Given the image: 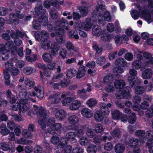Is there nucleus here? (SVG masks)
<instances>
[{"instance_id": "nucleus-19", "label": "nucleus", "mask_w": 153, "mask_h": 153, "mask_svg": "<svg viewBox=\"0 0 153 153\" xmlns=\"http://www.w3.org/2000/svg\"><path fill=\"white\" fill-rule=\"evenodd\" d=\"M64 33L63 30H61L56 33V40L60 44L64 43L65 42V40L63 39V35Z\"/></svg>"}, {"instance_id": "nucleus-12", "label": "nucleus", "mask_w": 153, "mask_h": 153, "mask_svg": "<svg viewBox=\"0 0 153 153\" xmlns=\"http://www.w3.org/2000/svg\"><path fill=\"white\" fill-rule=\"evenodd\" d=\"M103 111L100 109L99 110L96 111L94 115V118L96 121L101 122L103 121L104 118L106 117V116L108 115L105 114Z\"/></svg>"}, {"instance_id": "nucleus-4", "label": "nucleus", "mask_w": 153, "mask_h": 153, "mask_svg": "<svg viewBox=\"0 0 153 153\" xmlns=\"http://www.w3.org/2000/svg\"><path fill=\"white\" fill-rule=\"evenodd\" d=\"M135 69H131L129 71L130 76L127 78V80L131 87H135L136 85H140L142 82V79L136 77L137 72Z\"/></svg>"}, {"instance_id": "nucleus-20", "label": "nucleus", "mask_w": 153, "mask_h": 153, "mask_svg": "<svg viewBox=\"0 0 153 153\" xmlns=\"http://www.w3.org/2000/svg\"><path fill=\"white\" fill-rule=\"evenodd\" d=\"M141 99L139 96H135L134 97L133 100V109L135 111L139 109V106L141 102Z\"/></svg>"}, {"instance_id": "nucleus-13", "label": "nucleus", "mask_w": 153, "mask_h": 153, "mask_svg": "<svg viewBox=\"0 0 153 153\" xmlns=\"http://www.w3.org/2000/svg\"><path fill=\"white\" fill-rule=\"evenodd\" d=\"M47 26V29L50 32L54 31L56 33L58 31L57 24H56V21H49L48 22V20L47 22L46 26Z\"/></svg>"}, {"instance_id": "nucleus-22", "label": "nucleus", "mask_w": 153, "mask_h": 153, "mask_svg": "<svg viewBox=\"0 0 153 153\" xmlns=\"http://www.w3.org/2000/svg\"><path fill=\"white\" fill-rule=\"evenodd\" d=\"M112 105V104L109 102L107 104L105 103H102L100 105V109L104 110L103 111L105 114H108L110 111L109 108H111Z\"/></svg>"}, {"instance_id": "nucleus-29", "label": "nucleus", "mask_w": 153, "mask_h": 153, "mask_svg": "<svg viewBox=\"0 0 153 153\" xmlns=\"http://www.w3.org/2000/svg\"><path fill=\"white\" fill-rule=\"evenodd\" d=\"M66 116V113L62 109L58 111L55 114V117L61 120L63 119Z\"/></svg>"}, {"instance_id": "nucleus-52", "label": "nucleus", "mask_w": 153, "mask_h": 153, "mask_svg": "<svg viewBox=\"0 0 153 153\" xmlns=\"http://www.w3.org/2000/svg\"><path fill=\"white\" fill-rule=\"evenodd\" d=\"M97 146L91 144L88 147L87 150L88 153H95L97 152Z\"/></svg>"}, {"instance_id": "nucleus-25", "label": "nucleus", "mask_w": 153, "mask_h": 153, "mask_svg": "<svg viewBox=\"0 0 153 153\" xmlns=\"http://www.w3.org/2000/svg\"><path fill=\"white\" fill-rule=\"evenodd\" d=\"M105 30H103L101 38L103 41L109 42L113 38V36L111 34H107Z\"/></svg>"}, {"instance_id": "nucleus-53", "label": "nucleus", "mask_w": 153, "mask_h": 153, "mask_svg": "<svg viewBox=\"0 0 153 153\" xmlns=\"http://www.w3.org/2000/svg\"><path fill=\"white\" fill-rule=\"evenodd\" d=\"M96 9L97 13L99 14L102 12L105 11L106 10V7L104 4H99L96 7Z\"/></svg>"}, {"instance_id": "nucleus-36", "label": "nucleus", "mask_w": 153, "mask_h": 153, "mask_svg": "<svg viewBox=\"0 0 153 153\" xmlns=\"http://www.w3.org/2000/svg\"><path fill=\"white\" fill-rule=\"evenodd\" d=\"M132 66L134 69L137 70L142 69L143 66L142 62L139 60H135L133 61Z\"/></svg>"}, {"instance_id": "nucleus-21", "label": "nucleus", "mask_w": 153, "mask_h": 153, "mask_svg": "<svg viewBox=\"0 0 153 153\" xmlns=\"http://www.w3.org/2000/svg\"><path fill=\"white\" fill-rule=\"evenodd\" d=\"M51 130L49 129L48 131V132L51 134V130L52 131H56L59 133L61 132L62 128V126L61 123H55L53 125H52L50 128ZM53 133H55V131H54Z\"/></svg>"}, {"instance_id": "nucleus-64", "label": "nucleus", "mask_w": 153, "mask_h": 153, "mask_svg": "<svg viewBox=\"0 0 153 153\" xmlns=\"http://www.w3.org/2000/svg\"><path fill=\"white\" fill-rule=\"evenodd\" d=\"M149 106V102L146 101H144L141 104H140L139 106V109L140 108L141 109L143 110H145L146 109H148Z\"/></svg>"}, {"instance_id": "nucleus-58", "label": "nucleus", "mask_w": 153, "mask_h": 153, "mask_svg": "<svg viewBox=\"0 0 153 153\" xmlns=\"http://www.w3.org/2000/svg\"><path fill=\"white\" fill-rule=\"evenodd\" d=\"M50 98H52V103L54 104H57L61 100L59 97L56 94L51 96L50 97Z\"/></svg>"}, {"instance_id": "nucleus-26", "label": "nucleus", "mask_w": 153, "mask_h": 153, "mask_svg": "<svg viewBox=\"0 0 153 153\" xmlns=\"http://www.w3.org/2000/svg\"><path fill=\"white\" fill-rule=\"evenodd\" d=\"M105 30H103L101 38L103 41L109 42L113 38V36L111 34H107Z\"/></svg>"}, {"instance_id": "nucleus-50", "label": "nucleus", "mask_w": 153, "mask_h": 153, "mask_svg": "<svg viewBox=\"0 0 153 153\" xmlns=\"http://www.w3.org/2000/svg\"><path fill=\"white\" fill-rule=\"evenodd\" d=\"M136 119L137 117L134 113H133L131 114V115L128 116V121L131 124L134 123L136 122Z\"/></svg>"}, {"instance_id": "nucleus-55", "label": "nucleus", "mask_w": 153, "mask_h": 153, "mask_svg": "<svg viewBox=\"0 0 153 153\" xmlns=\"http://www.w3.org/2000/svg\"><path fill=\"white\" fill-rule=\"evenodd\" d=\"M12 67L10 68V71L12 76H13L18 75L20 72V70L17 68Z\"/></svg>"}, {"instance_id": "nucleus-32", "label": "nucleus", "mask_w": 153, "mask_h": 153, "mask_svg": "<svg viewBox=\"0 0 153 153\" xmlns=\"http://www.w3.org/2000/svg\"><path fill=\"white\" fill-rule=\"evenodd\" d=\"M16 13H12L9 14V21L11 24H14V25H16L19 24V20L18 19L16 18Z\"/></svg>"}, {"instance_id": "nucleus-63", "label": "nucleus", "mask_w": 153, "mask_h": 153, "mask_svg": "<svg viewBox=\"0 0 153 153\" xmlns=\"http://www.w3.org/2000/svg\"><path fill=\"white\" fill-rule=\"evenodd\" d=\"M97 103L96 100L93 98L88 100L87 102V104L89 107H92L95 105Z\"/></svg>"}, {"instance_id": "nucleus-31", "label": "nucleus", "mask_w": 153, "mask_h": 153, "mask_svg": "<svg viewBox=\"0 0 153 153\" xmlns=\"http://www.w3.org/2000/svg\"><path fill=\"white\" fill-rule=\"evenodd\" d=\"M143 56L145 58L147 59V60L145 62L146 65H149L153 64V57H152L151 53L145 52L144 53Z\"/></svg>"}, {"instance_id": "nucleus-42", "label": "nucleus", "mask_w": 153, "mask_h": 153, "mask_svg": "<svg viewBox=\"0 0 153 153\" xmlns=\"http://www.w3.org/2000/svg\"><path fill=\"white\" fill-rule=\"evenodd\" d=\"M11 50H7L5 52H2L0 53V60L4 61L7 60L9 58V52Z\"/></svg>"}, {"instance_id": "nucleus-38", "label": "nucleus", "mask_w": 153, "mask_h": 153, "mask_svg": "<svg viewBox=\"0 0 153 153\" xmlns=\"http://www.w3.org/2000/svg\"><path fill=\"white\" fill-rule=\"evenodd\" d=\"M68 121L70 124L74 125L78 123L79 119L78 117L76 115H72L69 117Z\"/></svg>"}, {"instance_id": "nucleus-49", "label": "nucleus", "mask_w": 153, "mask_h": 153, "mask_svg": "<svg viewBox=\"0 0 153 153\" xmlns=\"http://www.w3.org/2000/svg\"><path fill=\"white\" fill-rule=\"evenodd\" d=\"M79 12L82 17L86 16L88 14V10L87 7L84 6H81L79 8Z\"/></svg>"}, {"instance_id": "nucleus-39", "label": "nucleus", "mask_w": 153, "mask_h": 153, "mask_svg": "<svg viewBox=\"0 0 153 153\" xmlns=\"http://www.w3.org/2000/svg\"><path fill=\"white\" fill-rule=\"evenodd\" d=\"M111 112V115L112 118L114 120H119L122 116V113L118 110H115L114 111Z\"/></svg>"}, {"instance_id": "nucleus-6", "label": "nucleus", "mask_w": 153, "mask_h": 153, "mask_svg": "<svg viewBox=\"0 0 153 153\" xmlns=\"http://www.w3.org/2000/svg\"><path fill=\"white\" fill-rule=\"evenodd\" d=\"M98 16V22L101 26H103L106 23V21L111 22V17L110 13L108 11H105L99 13Z\"/></svg>"}, {"instance_id": "nucleus-24", "label": "nucleus", "mask_w": 153, "mask_h": 153, "mask_svg": "<svg viewBox=\"0 0 153 153\" xmlns=\"http://www.w3.org/2000/svg\"><path fill=\"white\" fill-rule=\"evenodd\" d=\"M82 26L84 27L85 29L87 31L90 30L92 26L91 19L90 18H87L85 22L82 23Z\"/></svg>"}, {"instance_id": "nucleus-57", "label": "nucleus", "mask_w": 153, "mask_h": 153, "mask_svg": "<svg viewBox=\"0 0 153 153\" xmlns=\"http://www.w3.org/2000/svg\"><path fill=\"white\" fill-rule=\"evenodd\" d=\"M135 135L138 137H142L144 139L146 137V133L144 130H138L136 131Z\"/></svg>"}, {"instance_id": "nucleus-47", "label": "nucleus", "mask_w": 153, "mask_h": 153, "mask_svg": "<svg viewBox=\"0 0 153 153\" xmlns=\"http://www.w3.org/2000/svg\"><path fill=\"white\" fill-rule=\"evenodd\" d=\"M70 82L69 80L65 78L61 80L59 82L60 86L62 88H65L68 86Z\"/></svg>"}, {"instance_id": "nucleus-33", "label": "nucleus", "mask_w": 153, "mask_h": 153, "mask_svg": "<svg viewBox=\"0 0 153 153\" xmlns=\"http://www.w3.org/2000/svg\"><path fill=\"white\" fill-rule=\"evenodd\" d=\"M81 105V103L79 101H73L70 105V109L72 110H77L80 107Z\"/></svg>"}, {"instance_id": "nucleus-41", "label": "nucleus", "mask_w": 153, "mask_h": 153, "mask_svg": "<svg viewBox=\"0 0 153 153\" xmlns=\"http://www.w3.org/2000/svg\"><path fill=\"white\" fill-rule=\"evenodd\" d=\"M42 58L44 61L49 63L51 62L52 57L51 54L48 53H45L42 56Z\"/></svg>"}, {"instance_id": "nucleus-5", "label": "nucleus", "mask_w": 153, "mask_h": 153, "mask_svg": "<svg viewBox=\"0 0 153 153\" xmlns=\"http://www.w3.org/2000/svg\"><path fill=\"white\" fill-rule=\"evenodd\" d=\"M114 64L116 66L114 67L113 69L114 73H122L124 72L123 67L126 65L127 62L123 58L119 57L115 61Z\"/></svg>"}, {"instance_id": "nucleus-7", "label": "nucleus", "mask_w": 153, "mask_h": 153, "mask_svg": "<svg viewBox=\"0 0 153 153\" xmlns=\"http://www.w3.org/2000/svg\"><path fill=\"white\" fill-rule=\"evenodd\" d=\"M36 114L39 115L42 119H40L38 121L39 124L41 126V128L43 130L45 129L46 127L45 123L47 120V114L44 112V109L42 106L39 107V109L36 111Z\"/></svg>"}, {"instance_id": "nucleus-2", "label": "nucleus", "mask_w": 153, "mask_h": 153, "mask_svg": "<svg viewBox=\"0 0 153 153\" xmlns=\"http://www.w3.org/2000/svg\"><path fill=\"white\" fill-rule=\"evenodd\" d=\"M125 85V81L122 79L116 80L114 82V86L117 89H121L123 88L121 91V95L120 97L118 96L119 98L129 100L131 97V95L130 94L131 89L129 86H126L124 88Z\"/></svg>"}, {"instance_id": "nucleus-46", "label": "nucleus", "mask_w": 153, "mask_h": 153, "mask_svg": "<svg viewBox=\"0 0 153 153\" xmlns=\"http://www.w3.org/2000/svg\"><path fill=\"white\" fill-rule=\"evenodd\" d=\"M113 75L110 74H107L104 78L103 81L105 83L110 84L113 81Z\"/></svg>"}, {"instance_id": "nucleus-35", "label": "nucleus", "mask_w": 153, "mask_h": 153, "mask_svg": "<svg viewBox=\"0 0 153 153\" xmlns=\"http://www.w3.org/2000/svg\"><path fill=\"white\" fill-rule=\"evenodd\" d=\"M125 149L124 146L122 144H117L114 147L115 152L117 153H123Z\"/></svg>"}, {"instance_id": "nucleus-45", "label": "nucleus", "mask_w": 153, "mask_h": 153, "mask_svg": "<svg viewBox=\"0 0 153 153\" xmlns=\"http://www.w3.org/2000/svg\"><path fill=\"white\" fill-rule=\"evenodd\" d=\"M23 137L26 139H31L33 137L32 133L27 129L24 130L22 132Z\"/></svg>"}, {"instance_id": "nucleus-28", "label": "nucleus", "mask_w": 153, "mask_h": 153, "mask_svg": "<svg viewBox=\"0 0 153 153\" xmlns=\"http://www.w3.org/2000/svg\"><path fill=\"white\" fill-rule=\"evenodd\" d=\"M81 113L82 115L87 118L91 117L93 115L92 111L87 108H83L82 109Z\"/></svg>"}, {"instance_id": "nucleus-44", "label": "nucleus", "mask_w": 153, "mask_h": 153, "mask_svg": "<svg viewBox=\"0 0 153 153\" xmlns=\"http://www.w3.org/2000/svg\"><path fill=\"white\" fill-rule=\"evenodd\" d=\"M25 87L27 89H30L33 88L35 85V82L27 79L25 80Z\"/></svg>"}, {"instance_id": "nucleus-51", "label": "nucleus", "mask_w": 153, "mask_h": 153, "mask_svg": "<svg viewBox=\"0 0 153 153\" xmlns=\"http://www.w3.org/2000/svg\"><path fill=\"white\" fill-rule=\"evenodd\" d=\"M69 141L66 136L65 137H62L60 140H59L58 144V147H64L67 145L68 142Z\"/></svg>"}, {"instance_id": "nucleus-8", "label": "nucleus", "mask_w": 153, "mask_h": 153, "mask_svg": "<svg viewBox=\"0 0 153 153\" xmlns=\"http://www.w3.org/2000/svg\"><path fill=\"white\" fill-rule=\"evenodd\" d=\"M17 47L14 45V43L12 41L7 42L4 45L0 44V53L5 52L7 50H11V52L13 51H17Z\"/></svg>"}, {"instance_id": "nucleus-16", "label": "nucleus", "mask_w": 153, "mask_h": 153, "mask_svg": "<svg viewBox=\"0 0 153 153\" xmlns=\"http://www.w3.org/2000/svg\"><path fill=\"white\" fill-rule=\"evenodd\" d=\"M34 89L36 93L34 91H33L32 93H30L31 96L35 97L36 95V97L39 99L42 100L44 95L43 91L39 89L38 87L36 86L34 87Z\"/></svg>"}, {"instance_id": "nucleus-60", "label": "nucleus", "mask_w": 153, "mask_h": 153, "mask_svg": "<svg viewBox=\"0 0 153 153\" xmlns=\"http://www.w3.org/2000/svg\"><path fill=\"white\" fill-rule=\"evenodd\" d=\"M94 130L96 133H100L103 131L104 128L102 124L97 123L95 125Z\"/></svg>"}, {"instance_id": "nucleus-30", "label": "nucleus", "mask_w": 153, "mask_h": 153, "mask_svg": "<svg viewBox=\"0 0 153 153\" xmlns=\"http://www.w3.org/2000/svg\"><path fill=\"white\" fill-rule=\"evenodd\" d=\"M84 128L85 127L83 126H77L74 132L75 133L76 135L79 138L81 137L84 135Z\"/></svg>"}, {"instance_id": "nucleus-56", "label": "nucleus", "mask_w": 153, "mask_h": 153, "mask_svg": "<svg viewBox=\"0 0 153 153\" xmlns=\"http://www.w3.org/2000/svg\"><path fill=\"white\" fill-rule=\"evenodd\" d=\"M76 136L75 133L74 132H70L67 133L66 137L69 141H73L74 140Z\"/></svg>"}, {"instance_id": "nucleus-14", "label": "nucleus", "mask_w": 153, "mask_h": 153, "mask_svg": "<svg viewBox=\"0 0 153 153\" xmlns=\"http://www.w3.org/2000/svg\"><path fill=\"white\" fill-rule=\"evenodd\" d=\"M146 138L148 139L146 143L148 146H153V130H149L146 131Z\"/></svg>"}, {"instance_id": "nucleus-9", "label": "nucleus", "mask_w": 153, "mask_h": 153, "mask_svg": "<svg viewBox=\"0 0 153 153\" xmlns=\"http://www.w3.org/2000/svg\"><path fill=\"white\" fill-rule=\"evenodd\" d=\"M56 24H57L58 31L63 30L65 32L64 30H68L69 26L68 21L63 17L61 19L56 20Z\"/></svg>"}, {"instance_id": "nucleus-37", "label": "nucleus", "mask_w": 153, "mask_h": 153, "mask_svg": "<svg viewBox=\"0 0 153 153\" xmlns=\"http://www.w3.org/2000/svg\"><path fill=\"white\" fill-rule=\"evenodd\" d=\"M10 131L6 127V125L2 124L0 126V132L3 136L9 134Z\"/></svg>"}, {"instance_id": "nucleus-11", "label": "nucleus", "mask_w": 153, "mask_h": 153, "mask_svg": "<svg viewBox=\"0 0 153 153\" xmlns=\"http://www.w3.org/2000/svg\"><path fill=\"white\" fill-rule=\"evenodd\" d=\"M4 64L6 68L4 70V79H10V75L9 73L10 71V68L13 65V63L12 60H9L5 62Z\"/></svg>"}, {"instance_id": "nucleus-23", "label": "nucleus", "mask_w": 153, "mask_h": 153, "mask_svg": "<svg viewBox=\"0 0 153 153\" xmlns=\"http://www.w3.org/2000/svg\"><path fill=\"white\" fill-rule=\"evenodd\" d=\"M152 74L153 71L152 69L147 68L143 72L142 77L144 79H149L152 77Z\"/></svg>"}, {"instance_id": "nucleus-10", "label": "nucleus", "mask_w": 153, "mask_h": 153, "mask_svg": "<svg viewBox=\"0 0 153 153\" xmlns=\"http://www.w3.org/2000/svg\"><path fill=\"white\" fill-rule=\"evenodd\" d=\"M136 7L140 11V16L143 17L146 20L148 21L150 20L151 19V14L149 11L147 9L141 10L143 8L140 4H136Z\"/></svg>"}, {"instance_id": "nucleus-59", "label": "nucleus", "mask_w": 153, "mask_h": 153, "mask_svg": "<svg viewBox=\"0 0 153 153\" xmlns=\"http://www.w3.org/2000/svg\"><path fill=\"white\" fill-rule=\"evenodd\" d=\"M145 114L146 116L148 118L152 117L153 116V104L146 111Z\"/></svg>"}, {"instance_id": "nucleus-3", "label": "nucleus", "mask_w": 153, "mask_h": 153, "mask_svg": "<svg viewBox=\"0 0 153 153\" xmlns=\"http://www.w3.org/2000/svg\"><path fill=\"white\" fill-rule=\"evenodd\" d=\"M19 96L20 97L21 99L19 102L13 105L12 107L13 110L17 111L19 109L20 111L23 113L26 111L28 108L27 105L28 98L27 94L25 92L20 91L19 93Z\"/></svg>"}, {"instance_id": "nucleus-54", "label": "nucleus", "mask_w": 153, "mask_h": 153, "mask_svg": "<svg viewBox=\"0 0 153 153\" xmlns=\"http://www.w3.org/2000/svg\"><path fill=\"white\" fill-rule=\"evenodd\" d=\"M42 41V47L45 50H48L50 48V42L48 40Z\"/></svg>"}, {"instance_id": "nucleus-62", "label": "nucleus", "mask_w": 153, "mask_h": 153, "mask_svg": "<svg viewBox=\"0 0 153 153\" xmlns=\"http://www.w3.org/2000/svg\"><path fill=\"white\" fill-rule=\"evenodd\" d=\"M131 14L134 20H137L139 17L140 12L137 10H133L131 12Z\"/></svg>"}, {"instance_id": "nucleus-27", "label": "nucleus", "mask_w": 153, "mask_h": 153, "mask_svg": "<svg viewBox=\"0 0 153 153\" xmlns=\"http://www.w3.org/2000/svg\"><path fill=\"white\" fill-rule=\"evenodd\" d=\"M85 68V66L82 65L79 67L76 74V78L80 79L84 76L86 72Z\"/></svg>"}, {"instance_id": "nucleus-34", "label": "nucleus", "mask_w": 153, "mask_h": 153, "mask_svg": "<svg viewBox=\"0 0 153 153\" xmlns=\"http://www.w3.org/2000/svg\"><path fill=\"white\" fill-rule=\"evenodd\" d=\"M92 30L93 34L97 36H100L102 34L101 27L97 25H94Z\"/></svg>"}, {"instance_id": "nucleus-43", "label": "nucleus", "mask_w": 153, "mask_h": 153, "mask_svg": "<svg viewBox=\"0 0 153 153\" xmlns=\"http://www.w3.org/2000/svg\"><path fill=\"white\" fill-rule=\"evenodd\" d=\"M139 85H136L135 87H131L132 88H135V91L136 94H142L144 92L145 89L143 86H139Z\"/></svg>"}, {"instance_id": "nucleus-1", "label": "nucleus", "mask_w": 153, "mask_h": 153, "mask_svg": "<svg viewBox=\"0 0 153 153\" xmlns=\"http://www.w3.org/2000/svg\"><path fill=\"white\" fill-rule=\"evenodd\" d=\"M46 12V9L41 4L36 6L31 11V13L33 15V17L38 19V20H34L32 22L33 27L34 29L40 30L41 27V24L44 26H46L48 16Z\"/></svg>"}, {"instance_id": "nucleus-18", "label": "nucleus", "mask_w": 153, "mask_h": 153, "mask_svg": "<svg viewBox=\"0 0 153 153\" xmlns=\"http://www.w3.org/2000/svg\"><path fill=\"white\" fill-rule=\"evenodd\" d=\"M59 48V45L57 43L54 42L52 44L50 47L51 54L53 56L57 55L58 53Z\"/></svg>"}, {"instance_id": "nucleus-61", "label": "nucleus", "mask_w": 153, "mask_h": 153, "mask_svg": "<svg viewBox=\"0 0 153 153\" xmlns=\"http://www.w3.org/2000/svg\"><path fill=\"white\" fill-rule=\"evenodd\" d=\"M96 133L93 129H88L86 131V134L89 138H93L95 136Z\"/></svg>"}, {"instance_id": "nucleus-40", "label": "nucleus", "mask_w": 153, "mask_h": 153, "mask_svg": "<svg viewBox=\"0 0 153 153\" xmlns=\"http://www.w3.org/2000/svg\"><path fill=\"white\" fill-rule=\"evenodd\" d=\"M77 71L74 68L70 69L68 71L66 74L67 78L70 79L74 76L76 74Z\"/></svg>"}, {"instance_id": "nucleus-17", "label": "nucleus", "mask_w": 153, "mask_h": 153, "mask_svg": "<svg viewBox=\"0 0 153 153\" xmlns=\"http://www.w3.org/2000/svg\"><path fill=\"white\" fill-rule=\"evenodd\" d=\"M5 95L7 98L10 103L13 104L16 102L17 99L16 96L12 94L10 90L8 89L6 90Z\"/></svg>"}, {"instance_id": "nucleus-48", "label": "nucleus", "mask_w": 153, "mask_h": 153, "mask_svg": "<svg viewBox=\"0 0 153 153\" xmlns=\"http://www.w3.org/2000/svg\"><path fill=\"white\" fill-rule=\"evenodd\" d=\"M49 14L51 17L53 19H56L58 16L57 11L54 7L51 8L49 12Z\"/></svg>"}, {"instance_id": "nucleus-15", "label": "nucleus", "mask_w": 153, "mask_h": 153, "mask_svg": "<svg viewBox=\"0 0 153 153\" xmlns=\"http://www.w3.org/2000/svg\"><path fill=\"white\" fill-rule=\"evenodd\" d=\"M144 141L143 140H139L138 139L135 138H132L130 139L128 142L129 146L131 147L134 148L139 145H141V143H143Z\"/></svg>"}]
</instances>
